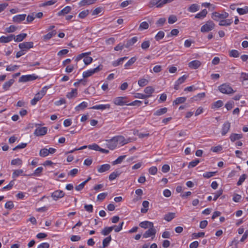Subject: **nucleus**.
Returning <instances> with one entry per match:
<instances>
[{
	"label": "nucleus",
	"mask_w": 248,
	"mask_h": 248,
	"mask_svg": "<svg viewBox=\"0 0 248 248\" xmlns=\"http://www.w3.org/2000/svg\"><path fill=\"white\" fill-rule=\"evenodd\" d=\"M223 105V102L222 100H217L212 105V108L213 109H217L220 107H221Z\"/></svg>",
	"instance_id": "36"
},
{
	"label": "nucleus",
	"mask_w": 248,
	"mask_h": 248,
	"mask_svg": "<svg viewBox=\"0 0 248 248\" xmlns=\"http://www.w3.org/2000/svg\"><path fill=\"white\" fill-rule=\"evenodd\" d=\"M14 34L0 37V43H8L13 40Z\"/></svg>",
	"instance_id": "18"
},
{
	"label": "nucleus",
	"mask_w": 248,
	"mask_h": 248,
	"mask_svg": "<svg viewBox=\"0 0 248 248\" xmlns=\"http://www.w3.org/2000/svg\"><path fill=\"white\" fill-rule=\"evenodd\" d=\"M230 128V123L229 122L225 123L222 126L221 134L225 135L229 131Z\"/></svg>",
	"instance_id": "31"
},
{
	"label": "nucleus",
	"mask_w": 248,
	"mask_h": 248,
	"mask_svg": "<svg viewBox=\"0 0 248 248\" xmlns=\"http://www.w3.org/2000/svg\"><path fill=\"white\" fill-rule=\"evenodd\" d=\"M229 14L225 11H223L221 13L215 12H213L211 15L212 18L215 21L224 19L227 18Z\"/></svg>",
	"instance_id": "4"
},
{
	"label": "nucleus",
	"mask_w": 248,
	"mask_h": 248,
	"mask_svg": "<svg viewBox=\"0 0 248 248\" xmlns=\"http://www.w3.org/2000/svg\"><path fill=\"white\" fill-rule=\"evenodd\" d=\"M88 103L85 101H83L77 106L75 108V109L76 111H80V110H83L88 106Z\"/></svg>",
	"instance_id": "29"
},
{
	"label": "nucleus",
	"mask_w": 248,
	"mask_h": 248,
	"mask_svg": "<svg viewBox=\"0 0 248 248\" xmlns=\"http://www.w3.org/2000/svg\"><path fill=\"white\" fill-rule=\"evenodd\" d=\"M38 76L35 74L22 75L19 79V82H26L37 79Z\"/></svg>",
	"instance_id": "9"
},
{
	"label": "nucleus",
	"mask_w": 248,
	"mask_h": 248,
	"mask_svg": "<svg viewBox=\"0 0 248 248\" xmlns=\"http://www.w3.org/2000/svg\"><path fill=\"white\" fill-rule=\"evenodd\" d=\"M71 10V8L69 6H67L65 7L63 9H62V10H61L58 13V16H61L62 15H64L65 14H68L70 12Z\"/></svg>",
	"instance_id": "32"
},
{
	"label": "nucleus",
	"mask_w": 248,
	"mask_h": 248,
	"mask_svg": "<svg viewBox=\"0 0 248 248\" xmlns=\"http://www.w3.org/2000/svg\"><path fill=\"white\" fill-rule=\"evenodd\" d=\"M27 36V34L25 33L19 34L16 36L14 35L13 40L16 42H20L22 41Z\"/></svg>",
	"instance_id": "22"
},
{
	"label": "nucleus",
	"mask_w": 248,
	"mask_h": 248,
	"mask_svg": "<svg viewBox=\"0 0 248 248\" xmlns=\"http://www.w3.org/2000/svg\"><path fill=\"white\" fill-rule=\"evenodd\" d=\"M15 80L14 79H11L8 81L4 82L2 85V89L4 91H7L9 90L10 88L14 84Z\"/></svg>",
	"instance_id": "24"
},
{
	"label": "nucleus",
	"mask_w": 248,
	"mask_h": 248,
	"mask_svg": "<svg viewBox=\"0 0 248 248\" xmlns=\"http://www.w3.org/2000/svg\"><path fill=\"white\" fill-rule=\"evenodd\" d=\"M128 58L127 57H124L123 58H121L118 59V60L114 61L112 62V65L114 67H116L119 66V65L122 64L124 61Z\"/></svg>",
	"instance_id": "33"
},
{
	"label": "nucleus",
	"mask_w": 248,
	"mask_h": 248,
	"mask_svg": "<svg viewBox=\"0 0 248 248\" xmlns=\"http://www.w3.org/2000/svg\"><path fill=\"white\" fill-rule=\"evenodd\" d=\"M229 55L230 57L237 58L238 57L239 53L237 50L232 49L230 51Z\"/></svg>",
	"instance_id": "64"
},
{
	"label": "nucleus",
	"mask_w": 248,
	"mask_h": 248,
	"mask_svg": "<svg viewBox=\"0 0 248 248\" xmlns=\"http://www.w3.org/2000/svg\"><path fill=\"white\" fill-rule=\"evenodd\" d=\"M223 149V147L221 145H219L217 146L213 147L211 148V151L214 153H219L221 152Z\"/></svg>",
	"instance_id": "58"
},
{
	"label": "nucleus",
	"mask_w": 248,
	"mask_h": 248,
	"mask_svg": "<svg viewBox=\"0 0 248 248\" xmlns=\"http://www.w3.org/2000/svg\"><path fill=\"white\" fill-rule=\"evenodd\" d=\"M39 124H35V126H37L34 131V135L37 137H41L45 135L48 131L46 127H41Z\"/></svg>",
	"instance_id": "5"
},
{
	"label": "nucleus",
	"mask_w": 248,
	"mask_h": 248,
	"mask_svg": "<svg viewBox=\"0 0 248 248\" xmlns=\"http://www.w3.org/2000/svg\"><path fill=\"white\" fill-rule=\"evenodd\" d=\"M112 231V227H105L101 231V233L103 235L106 236V235H108Z\"/></svg>",
	"instance_id": "50"
},
{
	"label": "nucleus",
	"mask_w": 248,
	"mask_h": 248,
	"mask_svg": "<svg viewBox=\"0 0 248 248\" xmlns=\"http://www.w3.org/2000/svg\"><path fill=\"white\" fill-rule=\"evenodd\" d=\"M11 164L12 165L20 166L22 164V160L19 158L13 159L11 161Z\"/></svg>",
	"instance_id": "46"
},
{
	"label": "nucleus",
	"mask_w": 248,
	"mask_h": 248,
	"mask_svg": "<svg viewBox=\"0 0 248 248\" xmlns=\"http://www.w3.org/2000/svg\"><path fill=\"white\" fill-rule=\"evenodd\" d=\"M201 65L200 61L198 60H193L189 62L188 64V67L193 69H196L199 68Z\"/></svg>",
	"instance_id": "19"
},
{
	"label": "nucleus",
	"mask_w": 248,
	"mask_h": 248,
	"mask_svg": "<svg viewBox=\"0 0 248 248\" xmlns=\"http://www.w3.org/2000/svg\"><path fill=\"white\" fill-rule=\"evenodd\" d=\"M78 95V90L77 89H72L71 91L66 93V96L67 98L71 99L76 98Z\"/></svg>",
	"instance_id": "23"
},
{
	"label": "nucleus",
	"mask_w": 248,
	"mask_h": 248,
	"mask_svg": "<svg viewBox=\"0 0 248 248\" xmlns=\"http://www.w3.org/2000/svg\"><path fill=\"white\" fill-rule=\"evenodd\" d=\"M17 30V27L14 25H11L9 27L5 29V31L7 33H12Z\"/></svg>",
	"instance_id": "52"
},
{
	"label": "nucleus",
	"mask_w": 248,
	"mask_h": 248,
	"mask_svg": "<svg viewBox=\"0 0 248 248\" xmlns=\"http://www.w3.org/2000/svg\"><path fill=\"white\" fill-rule=\"evenodd\" d=\"M115 138L119 147L122 146L128 143V141L122 136H115Z\"/></svg>",
	"instance_id": "15"
},
{
	"label": "nucleus",
	"mask_w": 248,
	"mask_h": 248,
	"mask_svg": "<svg viewBox=\"0 0 248 248\" xmlns=\"http://www.w3.org/2000/svg\"><path fill=\"white\" fill-rule=\"evenodd\" d=\"M120 174V172L119 171H114L109 176V180L110 181H112L115 179L118 176H119Z\"/></svg>",
	"instance_id": "44"
},
{
	"label": "nucleus",
	"mask_w": 248,
	"mask_h": 248,
	"mask_svg": "<svg viewBox=\"0 0 248 248\" xmlns=\"http://www.w3.org/2000/svg\"><path fill=\"white\" fill-rule=\"evenodd\" d=\"M19 68V66L14 64H10L6 66V70L7 71L13 72Z\"/></svg>",
	"instance_id": "43"
},
{
	"label": "nucleus",
	"mask_w": 248,
	"mask_h": 248,
	"mask_svg": "<svg viewBox=\"0 0 248 248\" xmlns=\"http://www.w3.org/2000/svg\"><path fill=\"white\" fill-rule=\"evenodd\" d=\"M188 76L186 75H183L180 77L175 82L174 85V89L177 90L179 89V86L181 84L183 83L187 78Z\"/></svg>",
	"instance_id": "14"
},
{
	"label": "nucleus",
	"mask_w": 248,
	"mask_h": 248,
	"mask_svg": "<svg viewBox=\"0 0 248 248\" xmlns=\"http://www.w3.org/2000/svg\"><path fill=\"white\" fill-rule=\"evenodd\" d=\"M215 27V24L212 20H208L201 28V31L203 33L208 32L212 31Z\"/></svg>",
	"instance_id": "3"
},
{
	"label": "nucleus",
	"mask_w": 248,
	"mask_h": 248,
	"mask_svg": "<svg viewBox=\"0 0 248 248\" xmlns=\"http://www.w3.org/2000/svg\"><path fill=\"white\" fill-rule=\"evenodd\" d=\"M165 36V33L163 31H159L155 36V39L156 41H159L163 38Z\"/></svg>",
	"instance_id": "56"
},
{
	"label": "nucleus",
	"mask_w": 248,
	"mask_h": 248,
	"mask_svg": "<svg viewBox=\"0 0 248 248\" xmlns=\"http://www.w3.org/2000/svg\"><path fill=\"white\" fill-rule=\"evenodd\" d=\"M106 145L110 150H114L118 146L115 137L109 140H106Z\"/></svg>",
	"instance_id": "13"
},
{
	"label": "nucleus",
	"mask_w": 248,
	"mask_h": 248,
	"mask_svg": "<svg viewBox=\"0 0 248 248\" xmlns=\"http://www.w3.org/2000/svg\"><path fill=\"white\" fill-rule=\"evenodd\" d=\"M97 0H82L78 3L80 7L90 5L94 4Z\"/></svg>",
	"instance_id": "25"
},
{
	"label": "nucleus",
	"mask_w": 248,
	"mask_h": 248,
	"mask_svg": "<svg viewBox=\"0 0 248 248\" xmlns=\"http://www.w3.org/2000/svg\"><path fill=\"white\" fill-rule=\"evenodd\" d=\"M110 108V105L109 104H99L97 105H95L91 108H90V109H98V110H104L106 109H109Z\"/></svg>",
	"instance_id": "16"
},
{
	"label": "nucleus",
	"mask_w": 248,
	"mask_h": 248,
	"mask_svg": "<svg viewBox=\"0 0 248 248\" xmlns=\"http://www.w3.org/2000/svg\"><path fill=\"white\" fill-rule=\"evenodd\" d=\"M200 10V6L197 4H192L188 8V11L191 13H195Z\"/></svg>",
	"instance_id": "34"
},
{
	"label": "nucleus",
	"mask_w": 248,
	"mask_h": 248,
	"mask_svg": "<svg viewBox=\"0 0 248 248\" xmlns=\"http://www.w3.org/2000/svg\"><path fill=\"white\" fill-rule=\"evenodd\" d=\"M207 13L206 9H203L202 11L195 15V18L197 19H203L206 17Z\"/></svg>",
	"instance_id": "27"
},
{
	"label": "nucleus",
	"mask_w": 248,
	"mask_h": 248,
	"mask_svg": "<svg viewBox=\"0 0 248 248\" xmlns=\"http://www.w3.org/2000/svg\"><path fill=\"white\" fill-rule=\"evenodd\" d=\"M237 12L240 15H243L248 13V7L244 6L242 8H237Z\"/></svg>",
	"instance_id": "39"
},
{
	"label": "nucleus",
	"mask_w": 248,
	"mask_h": 248,
	"mask_svg": "<svg viewBox=\"0 0 248 248\" xmlns=\"http://www.w3.org/2000/svg\"><path fill=\"white\" fill-rule=\"evenodd\" d=\"M165 4L164 0H151L148 3L149 7L155 6L156 8H161Z\"/></svg>",
	"instance_id": "12"
},
{
	"label": "nucleus",
	"mask_w": 248,
	"mask_h": 248,
	"mask_svg": "<svg viewBox=\"0 0 248 248\" xmlns=\"http://www.w3.org/2000/svg\"><path fill=\"white\" fill-rule=\"evenodd\" d=\"M167 111L166 108H163L157 110L155 113L154 115L155 116H160L162 114L166 113Z\"/></svg>",
	"instance_id": "42"
},
{
	"label": "nucleus",
	"mask_w": 248,
	"mask_h": 248,
	"mask_svg": "<svg viewBox=\"0 0 248 248\" xmlns=\"http://www.w3.org/2000/svg\"><path fill=\"white\" fill-rule=\"evenodd\" d=\"M124 223V222H122L118 226L113 225L111 227L112 228V230H114L115 232H119L122 230Z\"/></svg>",
	"instance_id": "53"
},
{
	"label": "nucleus",
	"mask_w": 248,
	"mask_h": 248,
	"mask_svg": "<svg viewBox=\"0 0 248 248\" xmlns=\"http://www.w3.org/2000/svg\"><path fill=\"white\" fill-rule=\"evenodd\" d=\"M34 43L32 42H24L18 45L19 48L26 53L30 49L33 48Z\"/></svg>",
	"instance_id": "7"
},
{
	"label": "nucleus",
	"mask_w": 248,
	"mask_h": 248,
	"mask_svg": "<svg viewBox=\"0 0 248 248\" xmlns=\"http://www.w3.org/2000/svg\"><path fill=\"white\" fill-rule=\"evenodd\" d=\"M43 168L42 167H38L36 170H35L32 175L36 176H40L41 175L42 172L43 171Z\"/></svg>",
	"instance_id": "62"
},
{
	"label": "nucleus",
	"mask_w": 248,
	"mask_h": 248,
	"mask_svg": "<svg viewBox=\"0 0 248 248\" xmlns=\"http://www.w3.org/2000/svg\"><path fill=\"white\" fill-rule=\"evenodd\" d=\"M149 28V24L146 21H143L141 22L140 25L139 30L140 31H142L144 30H146Z\"/></svg>",
	"instance_id": "55"
},
{
	"label": "nucleus",
	"mask_w": 248,
	"mask_h": 248,
	"mask_svg": "<svg viewBox=\"0 0 248 248\" xmlns=\"http://www.w3.org/2000/svg\"><path fill=\"white\" fill-rule=\"evenodd\" d=\"M186 98L185 97H178L173 101V105H177L184 103L186 101Z\"/></svg>",
	"instance_id": "41"
},
{
	"label": "nucleus",
	"mask_w": 248,
	"mask_h": 248,
	"mask_svg": "<svg viewBox=\"0 0 248 248\" xmlns=\"http://www.w3.org/2000/svg\"><path fill=\"white\" fill-rule=\"evenodd\" d=\"M100 66L99 65L95 68H92L85 71L82 73V76L84 78H86L92 76L94 73L100 71L101 70Z\"/></svg>",
	"instance_id": "8"
},
{
	"label": "nucleus",
	"mask_w": 248,
	"mask_h": 248,
	"mask_svg": "<svg viewBox=\"0 0 248 248\" xmlns=\"http://www.w3.org/2000/svg\"><path fill=\"white\" fill-rule=\"evenodd\" d=\"M23 170H14L12 173V177L14 179H16L20 175H22Z\"/></svg>",
	"instance_id": "40"
},
{
	"label": "nucleus",
	"mask_w": 248,
	"mask_h": 248,
	"mask_svg": "<svg viewBox=\"0 0 248 248\" xmlns=\"http://www.w3.org/2000/svg\"><path fill=\"white\" fill-rule=\"evenodd\" d=\"M140 226L143 229L151 228L154 227V224L152 222L149 221H143L139 224Z\"/></svg>",
	"instance_id": "21"
},
{
	"label": "nucleus",
	"mask_w": 248,
	"mask_h": 248,
	"mask_svg": "<svg viewBox=\"0 0 248 248\" xmlns=\"http://www.w3.org/2000/svg\"><path fill=\"white\" fill-rule=\"evenodd\" d=\"M126 155H121L119 156L113 162V165H116L121 163L125 158Z\"/></svg>",
	"instance_id": "63"
},
{
	"label": "nucleus",
	"mask_w": 248,
	"mask_h": 248,
	"mask_svg": "<svg viewBox=\"0 0 248 248\" xmlns=\"http://www.w3.org/2000/svg\"><path fill=\"white\" fill-rule=\"evenodd\" d=\"M156 232V230L154 228V227L149 229L146 231L143 234V237L144 238H148L151 237L153 239L155 236Z\"/></svg>",
	"instance_id": "11"
},
{
	"label": "nucleus",
	"mask_w": 248,
	"mask_h": 248,
	"mask_svg": "<svg viewBox=\"0 0 248 248\" xmlns=\"http://www.w3.org/2000/svg\"><path fill=\"white\" fill-rule=\"evenodd\" d=\"M232 23V19H222L219 21V25L221 26H228Z\"/></svg>",
	"instance_id": "30"
},
{
	"label": "nucleus",
	"mask_w": 248,
	"mask_h": 248,
	"mask_svg": "<svg viewBox=\"0 0 248 248\" xmlns=\"http://www.w3.org/2000/svg\"><path fill=\"white\" fill-rule=\"evenodd\" d=\"M48 149L46 148L42 149L39 152V155L41 157H46L48 155Z\"/></svg>",
	"instance_id": "57"
},
{
	"label": "nucleus",
	"mask_w": 248,
	"mask_h": 248,
	"mask_svg": "<svg viewBox=\"0 0 248 248\" xmlns=\"http://www.w3.org/2000/svg\"><path fill=\"white\" fill-rule=\"evenodd\" d=\"M47 89L48 88L46 86L43 87L42 89L35 95L34 98L31 100V104L33 106L35 105L37 102L41 100L46 94Z\"/></svg>",
	"instance_id": "1"
},
{
	"label": "nucleus",
	"mask_w": 248,
	"mask_h": 248,
	"mask_svg": "<svg viewBox=\"0 0 248 248\" xmlns=\"http://www.w3.org/2000/svg\"><path fill=\"white\" fill-rule=\"evenodd\" d=\"M218 91L223 94H230L234 93L231 85L228 83H223L218 87Z\"/></svg>",
	"instance_id": "2"
},
{
	"label": "nucleus",
	"mask_w": 248,
	"mask_h": 248,
	"mask_svg": "<svg viewBox=\"0 0 248 248\" xmlns=\"http://www.w3.org/2000/svg\"><path fill=\"white\" fill-rule=\"evenodd\" d=\"M242 135L238 134H232L230 136V140L232 141L233 142L237 140L242 138Z\"/></svg>",
	"instance_id": "49"
},
{
	"label": "nucleus",
	"mask_w": 248,
	"mask_h": 248,
	"mask_svg": "<svg viewBox=\"0 0 248 248\" xmlns=\"http://www.w3.org/2000/svg\"><path fill=\"white\" fill-rule=\"evenodd\" d=\"M91 54V52H87L85 53H82L78 55L77 57L75 58V61L77 62L80 60H81L82 58H84V57L86 55H90Z\"/></svg>",
	"instance_id": "38"
},
{
	"label": "nucleus",
	"mask_w": 248,
	"mask_h": 248,
	"mask_svg": "<svg viewBox=\"0 0 248 248\" xmlns=\"http://www.w3.org/2000/svg\"><path fill=\"white\" fill-rule=\"evenodd\" d=\"M57 0H48V1H45V2H43V3H42L41 4V6H42V7H46V6H50V5H53L55 3H56L57 2Z\"/></svg>",
	"instance_id": "51"
},
{
	"label": "nucleus",
	"mask_w": 248,
	"mask_h": 248,
	"mask_svg": "<svg viewBox=\"0 0 248 248\" xmlns=\"http://www.w3.org/2000/svg\"><path fill=\"white\" fill-rule=\"evenodd\" d=\"M93 62V58L89 56V55H86L84 57L83 62L86 65H88L91 64Z\"/></svg>",
	"instance_id": "48"
},
{
	"label": "nucleus",
	"mask_w": 248,
	"mask_h": 248,
	"mask_svg": "<svg viewBox=\"0 0 248 248\" xmlns=\"http://www.w3.org/2000/svg\"><path fill=\"white\" fill-rule=\"evenodd\" d=\"M177 20V17L175 15H170L168 18V23L172 24L176 22Z\"/></svg>",
	"instance_id": "59"
},
{
	"label": "nucleus",
	"mask_w": 248,
	"mask_h": 248,
	"mask_svg": "<svg viewBox=\"0 0 248 248\" xmlns=\"http://www.w3.org/2000/svg\"><path fill=\"white\" fill-rule=\"evenodd\" d=\"M65 196V193L62 190H57L53 192L51 196L53 200L57 201L59 199L63 198Z\"/></svg>",
	"instance_id": "10"
},
{
	"label": "nucleus",
	"mask_w": 248,
	"mask_h": 248,
	"mask_svg": "<svg viewBox=\"0 0 248 248\" xmlns=\"http://www.w3.org/2000/svg\"><path fill=\"white\" fill-rule=\"evenodd\" d=\"M149 83V80L145 78H140L138 82V84L140 87H144L147 85Z\"/></svg>",
	"instance_id": "37"
},
{
	"label": "nucleus",
	"mask_w": 248,
	"mask_h": 248,
	"mask_svg": "<svg viewBox=\"0 0 248 248\" xmlns=\"http://www.w3.org/2000/svg\"><path fill=\"white\" fill-rule=\"evenodd\" d=\"M56 33L55 31H53L51 32H48L46 34L43 36V39L45 40H47L51 38L53 36H54Z\"/></svg>",
	"instance_id": "45"
},
{
	"label": "nucleus",
	"mask_w": 248,
	"mask_h": 248,
	"mask_svg": "<svg viewBox=\"0 0 248 248\" xmlns=\"http://www.w3.org/2000/svg\"><path fill=\"white\" fill-rule=\"evenodd\" d=\"M89 14V11L88 10H86L81 11L78 14V17L80 18H84L86 17Z\"/></svg>",
	"instance_id": "61"
},
{
	"label": "nucleus",
	"mask_w": 248,
	"mask_h": 248,
	"mask_svg": "<svg viewBox=\"0 0 248 248\" xmlns=\"http://www.w3.org/2000/svg\"><path fill=\"white\" fill-rule=\"evenodd\" d=\"M111 240V237L110 236L105 238L103 241V248H105L106 247H107L109 244Z\"/></svg>",
	"instance_id": "54"
},
{
	"label": "nucleus",
	"mask_w": 248,
	"mask_h": 248,
	"mask_svg": "<svg viewBox=\"0 0 248 248\" xmlns=\"http://www.w3.org/2000/svg\"><path fill=\"white\" fill-rule=\"evenodd\" d=\"M137 60L136 57L131 58L128 62L124 64V67L125 69H129L130 66L133 64Z\"/></svg>",
	"instance_id": "28"
},
{
	"label": "nucleus",
	"mask_w": 248,
	"mask_h": 248,
	"mask_svg": "<svg viewBox=\"0 0 248 248\" xmlns=\"http://www.w3.org/2000/svg\"><path fill=\"white\" fill-rule=\"evenodd\" d=\"M113 103L116 106H128V101H127V97L126 96L116 97L113 99Z\"/></svg>",
	"instance_id": "6"
},
{
	"label": "nucleus",
	"mask_w": 248,
	"mask_h": 248,
	"mask_svg": "<svg viewBox=\"0 0 248 248\" xmlns=\"http://www.w3.org/2000/svg\"><path fill=\"white\" fill-rule=\"evenodd\" d=\"M175 213H169L164 216V219L167 221H170L175 217Z\"/></svg>",
	"instance_id": "47"
},
{
	"label": "nucleus",
	"mask_w": 248,
	"mask_h": 248,
	"mask_svg": "<svg viewBox=\"0 0 248 248\" xmlns=\"http://www.w3.org/2000/svg\"><path fill=\"white\" fill-rule=\"evenodd\" d=\"M26 17V14L17 15L13 17V21L15 23H19L24 21Z\"/></svg>",
	"instance_id": "17"
},
{
	"label": "nucleus",
	"mask_w": 248,
	"mask_h": 248,
	"mask_svg": "<svg viewBox=\"0 0 248 248\" xmlns=\"http://www.w3.org/2000/svg\"><path fill=\"white\" fill-rule=\"evenodd\" d=\"M110 169V165L108 164H105L100 165L97 168V171L99 173H103L108 170Z\"/></svg>",
	"instance_id": "20"
},
{
	"label": "nucleus",
	"mask_w": 248,
	"mask_h": 248,
	"mask_svg": "<svg viewBox=\"0 0 248 248\" xmlns=\"http://www.w3.org/2000/svg\"><path fill=\"white\" fill-rule=\"evenodd\" d=\"M142 205L143 208L141 209V212L142 213H146L148 210L149 206V202L147 201H144L142 202Z\"/></svg>",
	"instance_id": "35"
},
{
	"label": "nucleus",
	"mask_w": 248,
	"mask_h": 248,
	"mask_svg": "<svg viewBox=\"0 0 248 248\" xmlns=\"http://www.w3.org/2000/svg\"><path fill=\"white\" fill-rule=\"evenodd\" d=\"M154 91L155 90L152 86H147L144 90V92L147 98L151 97Z\"/></svg>",
	"instance_id": "26"
},
{
	"label": "nucleus",
	"mask_w": 248,
	"mask_h": 248,
	"mask_svg": "<svg viewBox=\"0 0 248 248\" xmlns=\"http://www.w3.org/2000/svg\"><path fill=\"white\" fill-rule=\"evenodd\" d=\"M88 148L90 150H94L96 151H99L100 147L96 143H93L88 145Z\"/></svg>",
	"instance_id": "60"
}]
</instances>
